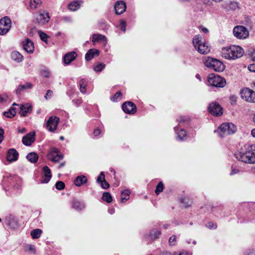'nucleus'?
<instances>
[{
	"instance_id": "nucleus-1",
	"label": "nucleus",
	"mask_w": 255,
	"mask_h": 255,
	"mask_svg": "<svg viewBox=\"0 0 255 255\" xmlns=\"http://www.w3.org/2000/svg\"><path fill=\"white\" fill-rule=\"evenodd\" d=\"M221 53L222 57L227 59L235 60L241 58L244 53V50L239 46L232 45L223 47Z\"/></svg>"
},
{
	"instance_id": "nucleus-2",
	"label": "nucleus",
	"mask_w": 255,
	"mask_h": 255,
	"mask_svg": "<svg viewBox=\"0 0 255 255\" xmlns=\"http://www.w3.org/2000/svg\"><path fill=\"white\" fill-rule=\"evenodd\" d=\"M192 42L195 48L200 54H207L210 52V48L209 45L199 35H195L193 38Z\"/></svg>"
},
{
	"instance_id": "nucleus-3",
	"label": "nucleus",
	"mask_w": 255,
	"mask_h": 255,
	"mask_svg": "<svg viewBox=\"0 0 255 255\" xmlns=\"http://www.w3.org/2000/svg\"><path fill=\"white\" fill-rule=\"evenodd\" d=\"M205 65L216 72H222L225 68L223 63L220 60L210 57L205 58L204 60Z\"/></svg>"
},
{
	"instance_id": "nucleus-4",
	"label": "nucleus",
	"mask_w": 255,
	"mask_h": 255,
	"mask_svg": "<svg viewBox=\"0 0 255 255\" xmlns=\"http://www.w3.org/2000/svg\"><path fill=\"white\" fill-rule=\"evenodd\" d=\"M237 130L235 125L232 123H224L221 125L218 132L221 137L234 134Z\"/></svg>"
},
{
	"instance_id": "nucleus-5",
	"label": "nucleus",
	"mask_w": 255,
	"mask_h": 255,
	"mask_svg": "<svg viewBox=\"0 0 255 255\" xmlns=\"http://www.w3.org/2000/svg\"><path fill=\"white\" fill-rule=\"evenodd\" d=\"M237 158L246 163H255V154L251 151L239 153L237 154Z\"/></svg>"
},
{
	"instance_id": "nucleus-6",
	"label": "nucleus",
	"mask_w": 255,
	"mask_h": 255,
	"mask_svg": "<svg viewBox=\"0 0 255 255\" xmlns=\"http://www.w3.org/2000/svg\"><path fill=\"white\" fill-rule=\"evenodd\" d=\"M208 81L210 85L215 87L222 88L226 85V81L224 78L214 74L209 75Z\"/></svg>"
},
{
	"instance_id": "nucleus-7",
	"label": "nucleus",
	"mask_w": 255,
	"mask_h": 255,
	"mask_svg": "<svg viewBox=\"0 0 255 255\" xmlns=\"http://www.w3.org/2000/svg\"><path fill=\"white\" fill-rule=\"evenodd\" d=\"M234 35L238 39H246L249 35L248 29L243 26L238 25L235 26L233 31Z\"/></svg>"
},
{
	"instance_id": "nucleus-8",
	"label": "nucleus",
	"mask_w": 255,
	"mask_h": 255,
	"mask_svg": "<svg viewBox=\"0 0 255 255\" xmlns=\"http://www.w3.org/2000/svg\"><path fill=\"white\" fill-rule=\"evenodd\" d=\"M11 26V20L7 16H5L0 20V35L7 33Z\"/></svg>"
},
{
	"instance_id": "nucleus-9",
	"label": "nucleus",
	"mask_w": 255,
	"mask_h": 255,
	"mask_svg": "<svg viewBox=\"0 0 255 255\" xmlns=\"http://www.w3.org/2000/svg\"><path fill=\"white\" fill-rule=\"evenodd\" d=\"M241 97L246 101L255 103V92L249 88H245L241 92Z\"/></svg>"
},
{
	"instance_id": "nucleus-10",
	"label": "nucleus",
	"mask_w": 255,
	"mask_h": 255,
	"mask_svg": "<svg viewBox=\"0 0 255 255\" xmlns=\"http://www.w3.org/2000/svg\"><path fill=\"white\" fill-rule=\"evenodd\" d=\"M35 18L38 24L43 25L49 21L50 17L47 11L42 10L35 14Z\"/></svg>"
},
{
	"instance_id": "nucleus-11",
	"label": "nucleus",
	"mask_w": 255,
	"mask_h": 255,
	"mask_svg": "<svg viewBox=\"0 0 255 255\" xmlns=\"http://www.w3.org/2000/svg\"><path fill=\"white\" fill-rule=\"evenodd\" d=\"M59 122V118L56 116H51L49 118L46 123V127L49 131H54L57 128Z\"/></svg>"
},
{
	"instance_id": "nucleus-12",
	"label": "nucleus",
	"mask_w": 255,
	"mask_h": 255,
	"mask_svg": "<svg viewBox=\"0 0 255 255\" xmlns=\"http://www.w3.org/2000/svg\"><path fill=\"white\" fill-rule=\"evenodd\" d=\"M209 112L215 116H220L223 114V109L217 103H211L208 107Z\"/></svg>"
},
{
	"instance_id": "nucleus-13",
	"label": "nucleus",
	"mask_w": 255,
	"mask_h": 255,
	"mask_svg": "<svg viewBox=\"0 0 255 255\" xmlns=\"http://www.w3.org/2000/svg\"><path fill=\"white\" fill-rule=\"evenodd\" d=\"M47 156L49 159L54 162H58L63 158V154L56 148H53Z\"/></svg>"
},
{
	"instance_id": "nucleus-14",
	"label": "nucleus",
	"mask_w": 255,
	"mask_h": 255,
	"mask_svg": "<svg viewBox=\"0 0 255 255\" xmlns=\"http://www.w3.org/2000/svg\"><path fill=\"white\" fill-rule=\"evenodd\" d=\"M123 111L128 114H134L136 111L135 105L131 102H126L122 107Z\"/></svg>"
},
{
	"instance_id": "nucleus-15",
	"label": "nucleus",
	"mask_w": 255,
	"mask_h": 255,
	"mask_svg": "<svg viewBox=\"0 0 255 255\" xmlns=\"http://www.w3.org/2000/svg\"><path fill=\"white\" fill-rule=\"evenodd\" d=\"M35 133L34 132H30L24 136L22 141L23 144L26 146H29L33 142L35 139Z\"/></svg>"
},
{
	"instance_id": "nucleus-16",
	"label": "nucleus",
	"mask_w": 255,
	"mask_h": 255,
	"mask_svg": "<svg viewBox=\"0 0 255 255\" xmlns=\"http://www.w3.org/2000/svg\"><path fill=\"white\" fill-rule=\"evenodd\" d=\"M23 49L28 53L31 54L34 50V43L29 38H26L23 42Z\"/></svg>"
},
{
	"instance_id": "nucleus-17",
	"label": "nucleus",
	"mask_w": 255,
	"mask_h": 255,
	"mask_svg": "<svg viewBox=\"0 0 255 255\" xmlns=\"http://www.w3.org/2000/svg\"><path fill=\"white\" fill-rule=\"evenodd\" d=\"M116 13L121 14L125 11L126 9V2L124 1H118L115 5Z\"/></svg>"
},
{
	"instance_id": "nucleus-18",
	"label": "nucleus",
	"mask_w": 255,
	"mask_h": 255,
	"mask_svg": "<svg viewBox=\"0 0 255 255\" xmlns=\"http://www.w3.org/2000/svg\"><path fill=\"white\" fill-rule=\"evenodd\" d=\"M18 156V153L17 151L13 148H11L7 151L6 159L9 162L14 161L17 159Z\"/></svg>"
},
{
	"instance_id": "nucleus-19",
	"label": "nucleus",
	"mask_w": 255,
	"mask_h": 255,
	"mask_svg": "<svg viewBox=\"0 0 255 255\" xmlns=\"http://www.w3.org/2000/svg\"><path fill=\"white\" fill-rule=\"evenodd\" d=\"M20 111L19 113L22 117H25L28 113H30L32 110V107L31 105L27 103L24 105H21L20 107Z\"/></svg>"
},
{
	"instance_id": "nucleus-20",
	"label": "nucleus",
	"mask_w": 255,
	"mask_h": 255,
	"mask_svg": "<svg viewBox=\"0 0 255 255\" xmlns=\"http://www.w3.org/2000/svg\"><path fill=\"white\" fill-rule=\"evenodd\" d=\"M77 57V54L75 52H71L66 53L63 58V61L65 64H69L74 61Z\"/></svg>"
},
{
	"instance_id": "nucleus-21",
	"label": "nucleus",
	"mask_w": 255,
	"mask_h": 255,
	"mask_svg": "<svg viewBox=\"0 0 255 255\" xmlns=\"http://www.w3.org/2000/svg\"><path fill=\"white\" fill-rule=\"evenodd\" d=\"M43 171L44 172V178L42 180V182L44 183H48L51 178V172L50 168L45 166L43 168Z\"/></svg>"
},
{
	"instance_id": "nucleus-22",
	"label": "nucleus",
	"mask_w": 255,
	"mask_h": 255,
	"mask_svg": "<svg viewBox=\"0 0 255 255\" xmlns=\"http://www.w3.org/2000/svg\"><path fill=\"white\" fill-rule=\"evenodd\" d=\"M99 53L100 51L97 49H90L85 55V59L87 61H90L93 59L95 55L98 56Z\"/></svg>"
},
{
	"instance_id": "nucleus-23",
	"label": "nucleus",
	"mask_w": 255,
	"mask_h": 255,
	"mask_svg": "<svg viewBox=\"0 0 255 255\" xmlns=\"http://www.w3.org/2000/svg\"><path fill=\"white\" fill-rule=\"evenodd\" d=\"M32 87L33 85L30 83H26L25 84L19 85L15 91L16 94L17 95L19 94L21 91L30 89Z\"/></svg>"
},
{
	"instance_id": "nucleus-24",
	"label": "nucleus",
	"mask_w": 255,
	"mask_h": 255,
	"mask_svg": "<svg viewBox=\"0 0 255 255\" xmlns=\"http://www.w3.org/2000/svg\"><path fill=\"white\" fill-rule=\"evenodd\" d=\"M87 181V177L84 175L77 176L75 180V185L77 186H80L85 183Z\"/></svg>"
},
{
	"instance_id": "nucleus-25",
	"label": "nucleus",
	"mask_w": 255,
	"mask_h": 255,
	"mask_svg": "<svg viewBox=\"0 0 255 255\" xmlns=\"http://www.w3.org/2000/svg\"><path fill=\"white\" fill-rule=\"evenodd\" d=\"M92 41L95 42L96 41L98 42H104V44L106 45L107 44V39L106 37L104 35L99 34H94L93 35V39Z\"/></svg>"
},
{
	"instance_id": "nucleus-26",
	"label": "nucleus",
	"mask_w": 255,
	"mask_h": 255,
	"mask_svg": "<svg viewBox=\"0 0 255 255\" xmlns=\"http://www.w3.org/2000/svg\"><path fill=\"white\" fill-rule=\"evenodd\" d=\"M11 58L13 60L20 62L22 61L23 57L22 55L18 51H13L11 54Z\"/></svg>"
},
{
	"instance_id": "nucleus-27",
	"label": "nucleus",
	"mask_w": 255,
	"mask_h": 255,
	"mask_svg": "<svg viewBox=\"0 0 255 255\" xmlns=\"http://www.w3.org/2000/svg\"><path fill=\"white\" fill-rule=\"evenodd\" d=\"M27 159L31 163H36L38 159V154L34 152L28 153L26 156Z\"/></svg>"
},
{
	"instance_id": "nucleus-28",
	"label": "nucleus",
	"mask_w": 255,
	"mask_h": 255,
	"mask_svg": "<svg viewBox=\"0 0 255 255\" xmlns=\"http://www.w3.org/2000/svg\"><path fill=\"white\" fill-rule=\"evenodd\" d=\"M130 192L129 190L126 189L121 192V202L124 203L128 200L129 198Z\"/></svg>"
},
{
	"instance_id": "nucleus-29",
	"label": "nucleus",
	"mask_w": 255,
	"mask_h": 255,
	"mask_svg": "<svg viewBox=\"0 0 255 255\" xmlns=\"http://www.w3.org/2000/svg\"><path fill=\"white\" fill-rule=\"evenodd\" d=\"M41 0H30V6L32 9H36L41 5Z\"/></svg>"
},
{
	"instance_id": "nucleus-30",
	"label": "nucleus",
	"mask_w": 255,
	"mask_h": 255,
	"mask_svg": "<svg viewBox=\"0 0 255 255\" xmlns=\"http://www.w3.org/2000/svg\"><path fill=\"white\" fill-rule=\"evenodd\" d=\"M42 233V230L39 229H36L32 230L31 232V236L34 239H38Z\"/></svg>"
},
{
	"instance_id": "nucleus-31",
	"label": "nucleus",
	"mask_w": 255,
	"mask_h": 255,
	"mask_svg": "<svg viewBox=\"0 0 255 255\" xmlns=\"http://www.w3.org/2000/svg\"><path fill=\"white\" fill-rule=\"evenodd\" d=\"M103 200L106 201L107 203H111L112 202V197L111 194L109 192H105L103 194Z\"/></svg>"
},
{
	"instance_id": "nucleus-32",
	"label": "nucleus",
	"mask_w": 255,
	"mask_h": 255,
	"mask_svg": "<svg viewBox=\"0 0 255 255\" xmlns=\"http://www.w3.org/2000/svg\"><path fill=\"white\" fill-rule=\"evenodd\" d=\"M68 7L70 10L75 11L79 8L80 5L77 1H73L69 4Z\"/></svg>"
},
{
	"instance_id": "nucleus-33",
	"label": "nucleus",
	"mask_w": 255,
	"mask_h": 255,
	"mask_svg": "<svg viewBox=\"0 0 255 255\" xmlns=\"http://www.w3.org/2000/svg\"><path fill=\"white\" fill-rule=\"evenodd\" d=\"M161 232L159 231L152 230L149 234V236L152 239L154 240L158 238Z\"/></svg>"
},
{
	"instance_id": "nucleus-34",
	"label": "nucleus",
	"mask_w": 255,
	"mask_h": 255,
	"mask_svg": "<svg viewBox=\"0 0 255 255\" xmlns=\"http://www.w3.org/2000/svg\"><path fill=\"white\" fill-rule=\"evenodd\" d=\"M79 85L81 92L82 93L85 94L86 92V87L87 85L85 80L83 79H81L80 81Z\"/></svg>"
},
{
	"instance_id": "nucleus-35",
	"label": "nucleus",
	"mask_w": 255,
	"mask_h": 255,
	"mask_svg": "<svg viewBox=\"0 0 255 255\" xmlns=\"http://www.w3.org/2000/svg\"><path fill=\"white\" fill-rule=\"evenodd\" d=\"M163 189V184L162 182H160L156 186L155 192L157 195H158L159 193L162 191Z\"/></svg>"
},
{
	"instance_id": "nucleus-36",
	"label": "nucleus",
	"mask_w": 255,
	"mask_h": 255,
	"mask_svg": "<svg viewBox=\"0 0 255 255\" xmlns=\"http://www.w3.org/2000/svg\"><path fill=\"white\" fill-rule=\"evenodd\" d=\"M73 207L76 210H82L84 207L83 205L78 201H74L73 203Z\"/></svg>"
},
{
	"instance_id": "nucleus-37",
	"label": "nucleus",
	"mask_w": 255,
	"mask_h": 255,
	"mask_svg": "<svg viewBox=\"0 0 255 255\" xmlns=\"http://www.w3.org/2000/svg\"><path fill=\"white\" fill-rule=\"evenodd\" d=\"M105 67V64L100 63L94 67V70L97 72H101Z\"/></svg>"
},
{
	"instance_id": "nucleus-38",
	"label": "nucleus",
	"mask_w": 255,
	"mask_h": 255,
	"mask_svg": "<svg viewBox=\"0 0 255 255\" xmlns=\"http://www.w3.org/2000/svg\"><path fill=\"white\" fill-rule=\"evenodd\" d=\"M55 187L57 189L61 190L65 187V184L63 181H59L56 183Z\"/></svg>"
},
{
	"instance_id": "nucleus-39",
	"label": "nucleus",
	"mask_w": 255,
	"mask_h": 255,
	"mask_svg": "<svg viewBox=\"0 0 255 255\" xmlns=\"http://www.w3.org/2000/svg\"><path fill=\"white\" fill-rule=\"evenodd\" d=\"M39 35L40 36V39L44 42H46L47 40L48 35L44 32L39 31L38 32Z\"/></svg>"
},
{
	"instance_id": "nucleus-40",
	"label": "nucleus",
	"mask_w": 255,
	"mask_h": 255,
	"mask_svg": "<svg viewBox=\"0 0 255 255\" xmlns=\"http://www.w3.org/2000/svg\"><path fill=\"white\" fill-rule=\"evenodd\" d=\"M186 135V132L184 129H182L178 133V137L180 140H183L184 137Z\"/></svg>"
},
{
	"instance_id": "nucleus-41",
	"label": "nucleus",
	"mask_w": 255,
	"mask_h": 255,
	"mask_svg": "<svg viewBox=\"0 0 255 255\" xmlns=\"http://www.w3.org/2000/svg\"><path fill=\"white\" fill-rule=\"evenodd\" d=\"M223 0H202V2L206 5H212L213 4V2L215 1V2H220Z\"/></svg>"
},
{
	"instance_id": "nucleus-42",
	"label": "nucleus",
	"mask_w": 255,
	"mask_h": 255,
	"mask_svg": "<svg viewBox=\"0 0 255 255\" xmlns=\"http://www.w3.org/2000/svg\"><path fill=\"white\" fill-rule=\"evenodd\" d=\"M176 242V237L175 235L170 237L169 239V244L171 246H173L175 244Z\"/></svg>"
},
{
	"instance_id": "nucleus-43",
	"label": "nucleus",
	"mask_w": 255,
	"mask_h": 255,
	"mask_svg": "<svg viewBox=\"0 0 255 255\" xmlns=\"http://www.w3.org/2000/svg\"><path fill=\"white\" fill-rule=\"evenodd\" d=\"M104 180H105V175L104 174V172H102L99 174V176L97 178V182L98 183H101L102 182H103Z\"/></svg>"
},
{
	"instance_id": "nucleus-44",
	"label": "nucleus",
	"mask_w": 255,
	"mask_h": 255,
	"mask_svg": "<svg viewBox=\"0 0 255 255\" xmlns=\"http://www.w3.org/2000/svg\"><path fill=\"white\" fill-rule=\"evenodd\" d=\"M229 7L231 9L235 10L238 7V4L236 2H231L229 4Z\"/></svg>"
},
{
	"instance_id": "nucleus-45",
	"label": "nucleus",
	"mask_w": 255,
	"mask_h": 255,
	"mask_svg": "<svg viewBox=\"0 0 255 255\" xmlns=\"http://www.w3.org/2000/svg\"><path fill=\"white\" fill-rule=\"evenodd\" d=\"M41 75L45 77H48L50 75L49 71L47 69H44L41 71Z\"/></svg>"
},
{
	"instance_id": "nucleus-46",
	"label": "nucleus",
	"mask_w": 255,
	"mask_h": 255,
	"mask_svg": "<svg viewBox=\"0 0 255 255\" xmlns=\"http://www.w3.org/2000/svg\"><path fill=\"white\" fill-rule=\"evenodd\" d=\"M52 95L53 92L50 90H47L46 95L44 96V98H45V99L47 100L48 99L51 98L52 96Z\"/></svg>"
},
{
	"instance_id": "nucleus-47",
	"label": "nucleus",
	"mask_w": 255,
	"mask_h": 255,
	"mask_svg": "<svg viewBox=\"0 0 255 255\" xmlns=\"http://www.w3.org/2000/svg\"><path fill=\"white\" fill-rule=\"evenodd\" d=\"M122 96V93L120 91L117 92L113 97V100L117 101L119 98H120Z\"/></svg>"
},
{
	"instance_id": "nucleus-48",
	"label": "nucleus",
	"mask_w": 255,
	"mask_h": 255,
	"mask_svg": "<svg viewBox=\"0 0 255 255\" xmlns=\"http://www.w3.org/2000/svg\"><path fill=\"white\" fill-rule=\"evenodd\" d=\"M101 184L102 187L104 189H107L110 186V184L108 183V182L107 181H106V180H104L103 182H102L101 183Z\"/></svg>"
},
{
	"instance_id": "nucleus-49",
	"label": "nucleus",
	"mask_w": 255,
	"mask_h": 255,
	"mask_svg": "<svg viewBox=\"0 0 255 255\" xmlns=\"http://www.w3.org/2000/svg\"><path fill=\"white\" fill-rule=\"evenodd\" d=\"M8 99V96L5 94L0 95V103L6 101Z\"/></svg>"
},
{
	"instance_id": "nucleus-50",
	"label": "nucleus",
	"mask_w": 255,
	"mask_h": 255,
	"mask_svg": "<svg viewBox=\"0 0 255 255\" xmlns=\"http://www.w3.org/2000/svg\"><path fill=\"white\" fill-rule=\"evenodd\" d=\"M8 111L9 112L10 114H11L13 117L15 116L16 113V109L15 108H13V107L10 108Z\"/></svg>"
},
{
	"instance_id": "nucleus-51",
	"label": "nucleus",
	"mask_w": 255,
	"mask_h": 255,
	"mask_svg": "<svg viewBox=\"0 0 255 255\" xmlns=\"http://www.w3.org/2000/svg\"><path fill=\"white\" fill-rule=\"evenodd\" d=\"M121 30L123 31H126V23L125 21L122 20L121 22Z\"/></svg>"
},
{
	"instance_id": "nucleus-52",
	"label": "nucleus",
	"mask_w": 255,
	"mask_h": 255,
	"mask_svg": "<svg viewBox=\"0 0 255 255\" xmlns=\"http://www.w3.org/2000/svg\"><path fill=\"white\" fill-rule=\"evenodd\" d=\"M248 69L251 72H255V64H250L249 65Z\"/></svg>"
},
{
	"instance_id": "nucleus-53",
	"label": "nucleus",
	"mask_w": 255,
	"mask_h": 255,
	"mask_svg": "<svg viewBox=\"0 0 255 255\" xmlns=\"http://www.w3.org/2000/svg\"><path fill=\"white\" fill-rule=\"evenodd\" d=\"M207 226L210 229H216L217 228V225H214L212 222H209Z\"/></svg>"
},
{
	"instance_id": "nucleus-54",
	"label": "nucleus",
	"mask_w": 255,
	"mask_h": 255,
	"mask_svg": "<svg viewBox=\"0 0 255 255\" xmlns=\"http://www.w3.org/2000/svg\"><path fill=\"white\" fill-rule=\"evenodd\" d=\"M9 225L12 227L13 228H16L18 226L17 221L9 222Z\"/></svg>"
},
{
	"instance_id": "nucleus-55",
	"label": "nucleus",
	"mask_w": 255,
	"mask_h": 255,
	"mask_svg": "<svg viewBox=\"0 0 255 255\" xmlns=\"http://www.w3.org/2000/svg\"><path fill=\"white\" fill-rule=\"evenodd\" d=\"M4 130L2 128H0V143L3 139Z\"/></svg>"
},
{
	"instance_id": "nucleus-56",
	"label": "nucleus",
	"mask_w": 255,
	"mask_h": 255,
	"mask_svg": "<svg viewBox=\"0 0 255 255\" xmlns=\"http://www.w3.org/2000/svg\"><path fill=\"white\" fill-rule=\"evenodd\" d=\"M101 132V131L100 129L97 128L94 130V134L95 136H97L98 135L100 134Z\"/></svg>"
},
{
	"instance_id": "nucleus-57",
	"label": "nucleus",
	"mask_w": 255,
	"mask_h": 255,
	"mask_svg": "<svg viewBox=\"0 0 255 255\" xmlns=\"http://www.w3.org/2000/svg\"><path fill=\"white\" fill-rule=\"evenodd\" d=\"M3 115L4 116H5L6 117H7V118H11L13 117L12 116L11 114H10V113H9V111L4 112L3 113Z\"/></svg>"
},
{
	"instance_id": "nucleus-58",
	"label": "nucleus",
	"mask_w": 255,
	"mask_h": 255,
	"mask_svg": "<svg viewBox=\"0 0 255 255\" xmlns=\"http://www.w3.org/2000/svg\"><path fill=\"white\" fill-rule=\"evenodd\" d=\"M231 103L232 104H234L236 102V98L235 97L232 96L230 98Z\"/></svg>"
},
{
	"instance_id": "nucleus-59",
	"label": "nucleus",
	"mask_w": 255,
	"mask_h": 255,
	"mask_svg": "<svg viewBox=\"0 0 255 255\" xmlns=\"http://www.w3.org/2000/svg\"><path fill=\"white\" fill-rule=\"evenodd\" d=\"M239 172V170L238 169H232V171L231 172V175H234L235 174L238 173Z\"/></svg>"
},
{
	"instance_id": "nucleus-60",
	"label": "nucleus",
	"mask_w": 255,
	"mask_h": 255,
	"mask_svg": "<svg viewBox=\"0 0 255 255\" xmlns=\"http://www.w3.org/2000/svg\"><path fill=\"white\" fill-rule=\"evenodd\" d=\"M247 255H255V251L253 250L249 251Z\"/></svg>"
},
{
	"instance_id": "nucleus-61",
	"label": "nucleus",
	"mask_w": 255,
	"mask_h": 255,
	"mask_svg": "<svg viewBox=\"0 0 255 255\" xmlns=\"http://www.w3.org/2000/svg\"><path fill=\"white\" fill-rule=\"evenodd\" d=\"M201 30L203 32H204V33H208L209 32V30L207 28H205V27H201Z\"/></svg>"
},
{
	"instance_id": "nucleus-62",
	"label": "nucleus",
	"mask_w": 255,
	"mask_h": 255,
	"mask_svg": "<svg viewBox=\"0 0 255 255\" xmlns=\"http://www.w3.org/2000/svg\"><path fill=\"white\" fill-rule=\"evenodd\" d=\"M26 131V129L24 128H18V132L20 133H24Z\"/></svg>"
},
{
	"instance_id": "nucleus-63",
	"label": "nucleus",
	"mask_w": 255,
	"mask_h": 255,
	"mask_svg": "<svg viewBox=\"0 0 255 255\" xmlns=\"http://www.w3.org/2000/svg\"><path fill=\"white\" fill-rule=\"evenodd\" d=\"M28 249L30 251L35 252V249H34V246H32V245H29L28 246Z\"/></svg>"
},
{
	"instance_id": "nucleus-64",
	"label": "nucleus",
	"mask_w": 255,
	"mask_h": 255,
	"mask_svg": "<svg viewBox=\"0 0 255 255\" xmlns=\"http://www.w3.org/2000/svg\"><path fill=\"white\" fill-rule=\"evenodd\" d=\"M250 146L252 150L255 151V144H251V145H250Z\"/></svg>"
}]
</instances>
